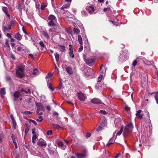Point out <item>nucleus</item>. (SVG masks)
Here are the masks:
<instances>
[{"mask_svg": "<svg viewBox=\"0 0 158 158\" xmlns=\"http://www.w3.org/2000/svg\"><path fill=\"white\" fill-rule=\"evenodd\" d=\"M25 67V66L23 65H19L18 66L17 69L16 70V74L18 77L22 78L24 77Z\"/></svg>", "mask_w": 158, "mask_h": 158, "instance_id": "nucleus-1", "label": "nucleus"}, {"mask_svg": "<svg viewBox=\"0 0 158 158\" xmlns=\"http://www.w3.org/2000/svg\"><path fill=\"white\" fill-rule=\"evenodd\" d=\"M133 128V126L132 123H128L125 127L123 133L124 136L128 135L132 131Z\"/></svg>", "mask_w": 158, "mask_h": 158, "instance_id": "nucleus-2", "label": "nucleus"}, {"mask_svg": "<svg viewBox=\"0 0 158 158\" xmlns=\"http://www.w3.org/2000/svg\"><path fill=\"white\" fill-rule=\"evenodd\" d=\"M85 56H84L83 59L84 61L89 66H92L95 61L94 59H87L85 58Z\"/></svg>", "mask_w": 158, "mask_h": 158, "instance_id": "nucleus-3", "label": "nucleus"}, {"mask_svg": "<svg viewBox=\"0 0 158 158\" xmlns=\"http://www.w3.org/2000/svg\"><path fill=\"white\" fill-rule=\"evenodd\" d=\"M76 156L77 158H81L86 157L87 156V152L86 150H84L82 153H76Z\"/></svg>", "mask_w": 158, "mask_h": 158, "instance_id": "nucleus-4", "label": "nucleus"}, {"mask_svg": "<svg viewBox=\"0 0 158 158\" xmlns=\"http://www.w3.org/2000/svg\"><path fill=\"white\" fill-rule=\"evenodd\" d=\"M35 104L37 107V110H38V111H44V108L41 103L36 102Z\"/></svg>", "mask_w": 158, "mask_h": 158, "instance_id": "nucleus-5", "label": "nucleus"}, {"mask_svg": "<svg viewBox=\"0 0 158 158\" xmlns=\"http://www.w3.org/2000/svg\"><path fill=\"white\" fill-rule=\"evenodd\" d=\"M38 145L41 147L45 148L47 145V143L44 140L42 139H40L38 142Z\"/></svg>", "mask_w": 158, "mask_h": 158, "instance_id": "nucleus-6", "label": "nucleus"}, {"mask_svg": "<svg viewBox=\"0 0 158 158\" xmlns=\"http://www.w3.org/2000/svg\"><path fill=\"white\" fill-rule=\"evenodd\" d=\"M2 9L3 12L6 14V15L9 18V19H10V16L8 12L7 8L6 7L2 6Z\"/></svg>", "mask_w": 158, "mask_h": 158, "instance_id": "nucleus-7", "label": "nucleus"}, {"mask_svg": "<svg viewBox=\"0 0 158 158\" xmlns=\"http://www.w3.org/2000/svg\"><path fill=\"white\" fill-rule=\"evenodd\" d=\"M78 96L79 100L82 101H84L86 98L85 95L81 93H79Z\"/></svg>", "mask_w": 158, "mask_h": 158, "instance_id": "nucleus-8", "label": "nucleus"}, {"mask_svg": "<svg viewBox=\"0 0 158 158\" xmlns=\"http://www.w3.org/2000/svg\"><path fill=\"white\" fill-rule=\"evenodd\" d=\"M49 35L50 36H53L55 35L56 32V29L54 27L50 28L48 30Z\"/></svg>", "mask_w": 158, "mask_h": 158, "instance_id": "nucleus-9", "label": "nucleus"}, {"mask_svg": "<svg viewBox=\"0 0 158 158\" xmlns=\"http://www.w3.org/2000/svg\"><path fill=\"white\" fill-rule=\"evenodd\" d=\"M20 94V92L19 90L15 91V92L14 94V100L15 101H16L17 100V99L19 98Z\"/></svg>", "mask_w": 158, "mask_h": 158, "instance_id": "nucleus-10", "label": "nucleus"}, {"mask_svg": "<svg viewBox=\"0 0 158 158\" xmlns=\"http://www.w3.org/2000/svg\"><path fill=\"white\" fill-rule=\"evenodd\" d=\"M65 1L67 2V3L64 5L61 8V9L63 10H64V9L68 8L69 7L71 3V0H68L67 1Z\"/></svg>", "mask_w": 158, "mask_h": 158, "instance_id": "nucleus-11", "label": "nucleus"}, {"mask_svg": "<svg viewBox=\"0 0 158 158\" xmlns=\"http://www.w3.org/2000/svg\"><path fill=\"white\" fill-rule=\"evenodd\" d=\"M42 34L45 38L48 40L50 39V35L48 33L46 30H43Z\"/></svg>", "mask_w": 158, "mask_h": 158, "instance_id": "nucleus-12", "label": "nucleus"}, {"mask_svg": "<svg viewBox=\"0 0 158 158\" xmlns=\"http://www.w3.org/2000/svg\"><path fill=\"white\" fill-rule=\"evenodd\" d=\"M70 47L69 48V57L71 58H73L74 57V54L73 53V51L72 47L71 46V45H69Z\"/></svg>", "mask_w": 158, "mask_h": 158, "instance_id": "nucleus-13", "label": "nucleus"}, {"mask_svg": "<svg viewBox=\"0 0 158 158\" xmlns=\"http://www.w3.org/2000/svg\"><path fill=\"white\" fill-rule=\"evenodd\" d=\"M86 9L89 14H91L94 12V8L93 6H86Z\"/></svg>", "mask_w": 158, "mask_h": 158, "instance_id": "nucleus-14", "label": "nucleus"}, {"mask_svg": "<svg viewBox=\"0 0 158 158\" xmlns=\"http://www.w3.org/2000/svg\"><path fill=\"white\" fill-rule=\"evenodd\" d=\"M91 102L92 103L95 104L101 103V101L99 99L97 98H94L91 100Z\"/></svg>", "mask_w": 158, "mask_h": 158, "instance_id": "nucleus-15", "label": "nucleus"}, {"mask_svg": "<svg viewBox=\"0 0 158 158\" xmlns=\"http://www.w3.org/2000/svg\"><path fill=\"white\" fill-rule=\"evenodd\" d=\"M101 74L103 75V76H105L106 73V69L105 66L103 67L102 65L100 68Z\"/></svg>", "mask_w": 158, "mask_h": 158, "instance_id": "nucleus-16", "label": "nucleus"}, {"mask_svg": "<svg viewBox=\"0 0 158 158\" xmlns=\"http://www.w3.org/2000/svg\"><path fill=\"white\" fill-rule=\"evenodd\" d=\"M12 139L13 140V143L15 145V148H18V146L16 142V138L15 135H13L12 136Z\"/></svg>", "mask_w": 158, "mask_h": 158, "instance_id": "nucleus-17", "label": "nucleus"}, {"mask_svg": "<svg viewBox=\"0 0 158 158\" xmlns=\"http://www.w3.org/2000/svg\"><path fill=\"white\" fill-rule=\"evenodd\" d=\"M14 37L18 40H21L22 38V35L18 32L15 34Z\"/></svg>", "mask_w": 158, "mask_h": 158, "instance_id": "nucleus-18", "label": "nucleus"}, {"mask_svg": "<svg viewBox=\"0 0 158 158\" xmlns=\"http://www.w3.org/2000/svg\"><path fill=\"white\" fill-rule=\"evenodd\" d=\"M141 111V110H139L137 111V112L135 114V115L137 118L140 119H142L143 116V115L140 114Z\"/></svg>", "mask_w": 158, "mask_h": 158, "instance_id": "nucleus-19", "label": "nucleus"}, {"mask_svg": "<svg viewBox=\"0 0 158 158\" xmlns=\"http://www.w3.org/2000/svg\"><path fill=\"white\" fill-rule=\"evenodd\" d=\"M39 71L37 68H35L33 69L32 72V74L35 76H36L39 74Z\"/></svg>", "mask_w": 158, "mask_h": 158, "instance_id": "nucleus-20", "label": "nucleus"}, {"mask_svg": "<svg viewBox=\"0 0 158 158\" xmlns=\"http://www.w3.org/2000/svg\"><path fill=\"white\" fill-rule=\"evenodd\" d=\"M144 63L148 65H151L153 64V62L152 61H149L148 60L145 59L143 60Z\"/></svg>", "mask_w": 158, "mask_h": 158, "instance_id": "nucleus-21", "label": "nucleus"}, {"mask_svg": "<svg viewBox=\"0 0 158 158\" xmlns=\"http://www.w3.org/2000/svg\"><path fill=\"white\" fill-rule=\"evenodd\" d=\"M6 94L5 88H2L1 89L0 91V94L2 98L3 97V96Z\"/></svg>", "mask_w": 158, "mask_h": 158, "instance_id": "nucleus-22", "label": "nucleus"}, {"mask_svg": "<svg viewBox=\"0 0 158 158\" xmlns=\"http://www.w3.org/2000/svg\"><path fill=\"white\" fill-rule=\"evenodd\" d=\"M67 72L69 74H71L73 73V71L71 67H67L66 68Z\"/></svg>", "mask_w": 158, "mask_h": 158, "instance_id": "nucleus-23", "label": "nucleus"}, {"mask_svg": "<svg viewBox=\"0 0 158 158\" xmlns=\"http://www.w3.org/2000/svg\"><path fill=\"white\" fill-rule=\"evenodd\" d=\"M116 138H113L112 137L109 140V142L107 144V146H110V145L113 143V142L114 141L115 139Z\"/></svg>", "mask_w": 158, "mask_h": 158, "instance_id": "nucleus-24", "label": "nucleus"}, {"mask_svg": "<svg viewBox=\"0 0 158 158\" xmlns=\"http://www.w3.org/2000/svg\"><path fill=\"white\" fill-rule=\"evenodd\" d=\"M58 46L60 47V48H59V50L62 52H65L66 51L65 47L64 45H58Z\"/></svg>", "mask_w": 158, "mask_h": 158, "instance_id": "nucleus-25", "label": "nucleus"}, {"mask_svg": "<svg viewBox=\"0 0 158 158\" xmlns=\"http://www.w3.org/2000/svg\"><path fill=\"white\" fill-rule=\"evenodd\" d=\"M48 19L51 20H54L56 19V17L52 15H49Z\"/></svg>", "mask_w": 158, "mask_h": 158, "instance_id": "nucleus-26", "label": "nucleus"}, {"mask_svg": "<svg viewBox=\"0 0 158 158\" xmlns=\"http://www.w3.org/2000/svg\"><path fill=\"white\" fill-rule=\"evenodd\" d=\"M11 25H9L8 26V27H7L6 26H4L3 27V31H6L8 30H9L11 29Z\"/></svg>", "mask_w": 158, "mask_h": 158, "instance_id": "nucleus-27", "label": "nucleus"}, {"mask_svg": "<svg viewBox=\"0 0 158 158\" xmlns=\"http://www.w3.org/2000/svg\"><path fill=\"white\" fill-rule=\"evenodd\" d=\"M48 25L49 26H53L54 27L56 25V24L53 20H50L48 23Z\"/></svg>", "mask_w": 158, "mask_h": 158, "instance_id": "nucleus-28", "label": "nucleus"}, {"mask_svg": "<svg viewBox=\"0 0 158 158\" xmlns=\"http://www.w3.org/2000/svg\"><path fill=\"white\" fill-rule=\"evenodd\" d=\"M21 91L22 92H24L27 94H30L31 93V90L30 89H28L27 90L23 89H21Z\"/></svg>", "mask_w": 158, "mask_h": 158, "instance_id": "nucleus-29", "label": "nucleus"}, {"mask_svg": "<svg viewBox=\"0 0 158 158\" xmlns=\"http://www.w3.org/2000/svg\"><path fill=\"white\" fill-rule=\"evenodd\" d=\"M49 81V80H47V82H48V87L49 89H51L52 91L54 90V89L53 88L52 85L50 83H48V82Z\"/></svg>", "mask_w": 158, "mask_h": 158, "instance_id": "nucleus-30", "label": "nucleus"}, {"mask_svg": "<svg viewBox=\"0 0 158 158\" xmlns=\"http://www.w3.org/2000/svg\"><path fill=\"white\" fill-rule=\"evenodd\" d=\"M78 38L79 42L81 45H82L83 44V43L82 42V38L81 36L80 35H78Z\"/></svg>", "mask_w": 158, "mask_h": 158, "instance_id": "nucleus-31", "label": "nucleus"}, {"mask_svg": "<svg viewBox=\"0 0 158 158\" xmlns=\"http://www.w3.org/2000/svg\"><path fill=\"white\" fill-rule=\"evenodd\" d=\"M123 131V127L122 126L120 129V130L116 134L117 136H119L122 133Z\"/></svg>", "mask_w": 158, "mask_h": 158, "instance_id": "nucleus-32", "label": "nucleus"}, {"mask_svg": "<svg viewBox=\"0 0 158 158\" xmlns=\"http://www.w3.org/2000/svg\"><path fill=\"white\" fill-rule=\"evenodd\" d=\"M155 93V98L156 103L158 104V92H156Z\"/></svg>", "mask_w": 158, "mask_h": 158, "instance_id": "nucleus-33", "label": "nucleus"}, {"mask_svg": "<svg viewBox=\"0 0 158 158\" xmlns=\"http://www.w3.org/2000/svg\"><path fill=\"white\" fill-rule=\"evenodd\" d=\"M37 139V136L36 135H34L32 137V141L33 144L35 143L36 139Z\"/></svg>", "mask_w": 158, "mask_h": 158, "instance_id": "nucleus-34", "label": "nucleus"}, {"mask_svg": "<svg viewBox=\"0 0 158 158\" xmlns=\"http://www.w3.org/2000/svg\"><path fill=\"white\" fill-rule=\"evenodd\" d=\"M103 77V75L102 74H100V76L98 77V81L99 82H100L101 81Z\"/></svg>", "mask_w": 158, "mask_h": 158, "instance_id": "nucleus-35", "label": "nucleus"}, {"mask_svg": "<svg viewBox=\"0 0 158 158\" xmlns=\"http://www.w3.org/2000/svg\"><path fill=\"white\" fill-rule=\"evenodd\" d=\"M54 55L55 56V57L56 59V61H58L59 60V54L57 53H55Z\"/></svg>", "mask_w": 158, "mask_h": 158, "instance_id": "nucleus-36", "label": "nucleus"}, {"mask_svg": "<svg viewBox=\"0 0 158 158\" xmlns=\"http://www.w3.org/2000/svg\"><path fill=\"white\" fill-rule=\"evenodd\" d=\"M4 135L3 133L0 134V143H1L2 141V139L4 138Z\"/></svg>", "mask_w": 158, "mask_h": 158, "instance_id": "nucleus-37", "label": "nucleus"}, {"mask_svg": "<svg viewBox=\"0 0 158 158\" xmlns=\"http://www.w3.org/2000/svg\"><path fill=\"white\" fill-rule=\"evenodd\" d=\"M46 99V97L44 95H41L40 97V100L41 101L45 102V100Z\"/></svg>", "mask_w": 158, "mask_h": 158, "instance_id": "nucleus-38", "label": "nucleus"}, {"mask_svg": "<svg viewBox=\"0 0 158 158\" xmlns=\"http://www.w3.org/2000/svg\"><path fill=\"white\" fill-rule=\"evenodd\" d=\"M47 149L48 150L49 153L51 155H53L54 154V152L53 150H52L49 148H48Z\"/></svg>", "mask_w": 158, "mask_h": 158, "instance_id": "nucleus-39", "label": "nucleus"}, {"mask_svg": "<svg viewBox=\"0 0 158 158\" xmlns=\"http://www.w3.org/2000/svg\"><path fill=\"white\" fill-rule=\"evenodd\" d=\"M38 118H37L36 119V121L37 122H41L43 121V118H42V116H39L38 117Z\"/></svg>", "mask_w": 158, "mask_h": 158, "instance_id": "nucleus-40", "label": "nucleus"}, {"mask_svg": "<svg viewBox=\"0 0 158 158\" xmlns=\"http://www.w3.org/2000/svg\"><path fill=\"white\" fill-rule=\"evenodd\" d=\"M106 121L105 120H104V121L102 122L100 124V125H101L102 127H105L106 126Z\"/></svg>", "mask_w": 158, "mask_h": 158, "instance_id": "nucleus-41", "label": "nucleus"}, {"mask_svg": "<svg viewBox=\"0 0 158 158\" xmlns=\"http://www.w3.org/2000/svg\"><path fill=\"white\" fill-rule=\"evenodd\" d=\"M5 150V148L4 147H2L0 150V152L2 155L4 154V151Z\"/></svg>", "mask_w": 158, "mask_h": 158, "instance_id": "nucleus-42", "label": "nucleus"}, {"mask_svg": "<svg viewBox=\"0 0 158 158\" xmlns=\"http://www.w3.org/2000/svg\"><path fill=\"white\" fill-rule=\"evenodd\" d=\"M5 46L6 47H9V41L7 39H6L5 40Z\"/></svg>", "mask_w": 158, "mask_h": 158, "instance_id": "nucleus-43", "label": "nucleus"}, {"mask_svg": "<svg viewBox=\"0 0 158 158\" xmlns=\"http://www.w3.org/2000/svg\"><path fill=\"white\" fill-rule=\"evenodd\" d=\"M13 155L16 158L18 157L19 155L18 152L16 151L14 152Z\"/></svg>", "mask_w": 158, "mask_h": 158, "instance_id": "nucleus-44", "label": "nucleus"}, {"mask_svg": "<svg viewBox=\"0 0 158 158\" xmlns=\"http://www.w3.org/2000/svg\"><path fill=\"white\" fill-rule=\"evenodd\" d=\"M73 31L74 33L77 34H78L80 32V30L76 28H74Z\"/></svg>", "mask_w": 158, "mask_h": 158, "instance_id": "nucleus-45", "label": "nucleus"}, {"mask_svg": "<svg viewBox=\"0 0 158 158\" xmlns=\"http://www.w3.org/2000/svg\"><path fill=\"white\" fill-rule=\"evenodd\" d=\"M23 114L27 115L31 114L32 113V112L29 111H25L23 113Z\"/></svg>", "mask_w": 158, "mask_h": 158, "instance_id": "nucleus-46", "label": "nucleus"}, {"mask_svg": "<svg viewBox=\"0 0 158 158\" xmlns=\"http://www.w3.org/2000/svg\"><path fill=\"white\" fill-rule=\"evenodd\" d=\"M58 146L61 147H63L64 146V143H63L60 141H59L58 142Z\"/></svg>", "mask_w": 158, "mask_h": 158, "instance_id": "nucleus-47", "label": "nucleus"}, {"mask_svg": "<svg viewBox=\"0 0 158 158\" xmlns=\"http://www.w3.org/2000/svg\"><path fill=\"white\" fill-rule=\"evenodd\" d=\"M99 113L101 114H106V112L103 110H101L99 111Z\"/></svg>", "mask_w": 158, "mask_h": 158, "instance_id": "nucleus-48", "label": "nucleus"}, {"mask_svg": "<svg viewBox=\"0 0 158 158\" xmlns=\"http://www.w3.org/2000/svg\"><path fill=\"white\" fill-rule=\"evenodd\" d=\"M102 127L100 125L99 126V127H97L96 129V131H99L102 130Z\"/></svg>", "mask_w": 158, "mask_h": 158, "instance_id": "nucleus-49", "label": "nucleus"}, {"mask_svg": "<svg viewBox=\"0 0 158 158\" xmlns=\"http://www.w3.org/2000/svg\"><path fill=\"white\" fill-rule=\"evenodd\" d=\"M39 44L43 48H44L45 46V45L42 41H41L40 42Z\"/></svg>", "mask_w": 158, "mask_h": 158, "instance_id": "nucleus-50", "label": "nucleus"}, {"mask_svg": "<svg viewBox=\"0 0 158 158\" xmlns=\"http://www.w3.org/2000/svg\"><path fill=\"white\" fill-rule=\"evenodd\" d=\"M64 13H65V15H66V16H67L68 17L70 16V13L68 11H67V10L65 11Z\"/></svg>", "mask_w": 158, "mask_h": 158, "instance_id": "nucleus-51", "label": "nucleus"}, {"mask_svg": "<svg viewBox=\"0 0 158 158\" xmlns=\"http://www.w3.org/2000/svg\"><path fill=\"white\" fill-rule=\"evenodd\" d=\"M137 64V61L136 60H135L132 63V65L134 66H135Z\"/></svg>", "mask_w": 158, "mask_h": 158, "instance_id": "nucleus-52", "label": "nucleus"}, {"mask_svg": "<svg viewBox=\"0 0 158 158\" xmlns=\"http://www.w3.org/2000/svg\"><path fill=\"white\" fill-rule=\"evenodd\" d=\"M52 130H49L47 132V134L48 135H51L52 134Z\"/></svg>", "mask_w": 158, "mask_h": 158, "instance_id": "nucleus-53", "label": "nucleus"}, {"mask_svg": "<svg viewBox=\"0 0 158 158\" xmlns=\"http://www.w3.org/2000/svg\"><path fill=\"white\" fill-rule=\"evenodd\" d=\"M52 77V74L50 73H49L48 74V75L47 76L46 78H51Z\"/></svg>", "mask_w": 158, "mask_h": 158, "instance_id": "nucleus-54", "label": "nucleus"}, {"mask_svg": "<svg viewBox=\"0 0 158 158\" xmlns=\"http://www.w3.org/2000/svg\"><path fill=\"white\" fill-rule=\"evenodd\" d=\"M6 81H9L11 80V78L10 77L7 76L6 77Z\"/></svg>", "mask_w": 158, "mask_h": 158, "instance_id": "nucleus-55", "label": "nucleus"}, {"mask_svg": "<svg viewBox=\"0 0 158 158\" xmlns=\"http://www.w3.org/2000/svg\"><path fill=\"white\" fill-rule=\"evenodd\" d=\"M91 136V133H87L85 134V137L87 138Z\"/></svg>", "mask_w": 158, "mask_h": 158, "instance_id": "nucleus-56", "label": "nucleus"}, {"mask_svg": "<svg viewBox=\"0 0 158 158\" xmlns=\"http://www.w3.org/2000/svg\"><path fill=\"white\" fill-rule=\"evenodd\" d=\"M83 49V46L82 45H81L80 47L78 49V51L79 52H81L82 51Z\"/></svg>", "mask_w": 158, "mask_h": 158, "instance_id": "nucleus-57", "label": "nucleus"}, {"mask_svg": "<svg viewBox=\"0 0 158 158\" xmlns=\"http://www.w3.org/2000/svg\"><path fill=\"white\" fill-rule=\"evenodd\" d=\"M13 126L15 129H16V126L17 125L16 123V121H14L13 122Z\"/></svg>", "mask_w": 158, "mask_h": 158, "instance_id": "nucleus-58", "label": "nucleus"}, {"mask_svg": "<svg viewBox=\"0 0 158 158\" xmlns=\"http://www.w3.org/2000/svg\"><path fill=\"white\" fill-rule=\"evenodd\" d=\"M46 6L44 5H42L41 6V9L42 10H44Z\"/></svg>", "mask_w": 158, "mask_h": 158, "instance_id": "nucleus-59", "label": "nucleus"}, {"mask_svg": "<svg viewBox=\"0 0 158 158\" xmlns=\"http://www.w3.org/2000/svg\"><path fill=\"white\" fill-rule=\"evenodd\" d=\"M81 13L82 15L84 16H85L87 15V14L85 11H83L81 12Z\"/></svg>", "mask_w": 158, "mask_h": 158, "instance_id": "nucleus-60", "label": "nucleus"}, {"mask_svg": "<svg viewBox=\"0 0 158 158\" xmlns=\"http://www.w3.org/2000/svg\"><path fill=\"white\" fill-rule=\"evenodd\" d=\"M17 50L19 52H20L21 51L23 50V48L20 46L18 47L17 48Z\"/></svg>", "mask_w": 158, "mask_h": 158, "instance_id": "nucleus-61", "label": "nucleus"}, {"mask_svg": "<svg viewBox=\"0 0 158 158\" xmlns=\"http://www.w3.org/2000/svg\"><path fill=\"white\" fill-rule=\"evenodd\" d=\"M29 130V129L28 128H27L25 129V135H27L28 133Z\"/></svg>", "mask_w": 158, "mask_h": 158, "instance_id": "nucleus-62", "label": "nucleus"}, {"mask_svg": "<svg viewBox=\"0 0 158 158\" xmlns=\"http://www.w3.org/2000/svg\"><path fill=\"white\" fill-rule=\"evenodd\" d=\"M10 117L11 118L12 121H15V120L14 118V116L12 114H11L10 115Z\"/></svg>", "mask_w": 158, "mask_h": 158, "instance_id": "nucleus-63", "label": "nucleus"}, {"mask_svg": "<svg viewBox=\"0 0 158 158\" xmlns=\"http://www.w3.org/2000/svg\"><path fill=\"white\" fill-rule=\"evenodd\" d=\"M125 110L127 111H129L130 110V108L127 106H125Z\"/></svg>", "mask_w": 158, "mask_h": 158, "instance_id": "nucleus-64", "label": "nucleus"}]
</instances>
